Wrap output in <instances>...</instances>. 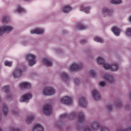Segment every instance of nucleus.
I'll use <instances>...</instances> for the list:
<instances>
[{
    "mask_svg": "<svg viewBox=\"0 0 131 131\" xmlns=\"http://www.w3.org/2000/svg\"><path fill=\"white\" fill-rule=\"evenodd\" d=\"M97 63L99 65H101L102 64L103 67H104V64H107L105 63V59H104V58L101 57H97Z\"/></svg>",
    "mask_w": 131,
    "mask_h": 131,
    "instance_id": "obj_27",
    "label": "nucleus"
},
{
    "mask_svg": "<svg viewBox=\"0 0 131 131\" xmlns=\"http://www.w3.org/2000/svg\"><path fill=\"white\" fill-rule=\"evenodd\" d=\"M103 79H105L106 81L109 82L110 83H113L114 82V78L113 76L110 75L108 74H105L103 76Z\"/></svg>",
    "mask_w": 131,
    "mask_h": 131,
    "instance_id": "obj_13",
    "label": "nucleus"
},
{
    "mask_svg": "<svg viewBox=\"0 0 131 131\" xmlns=\"http://www.w3.org/2000/svg\"><path fill=\"white\" fill-rule=\"evenodd\" d=\"M26 59L28 61H29V65L30 66H33L35 64H36V61H35V59H36V56L32 54H27L26 56Z\"/></svg>",
    "mask_w": 131,
    "mask_h": 131,
    "instance_id": "obj_2",
    "label": "nucleus"
},
{
    "mask_svg": "<svg viewBox=\"0 0 131 131\" xmlns=\"http://www.w3.org/2000/svg\"><path fill=\"white\" fill-rule=\"evenodd\" d=\"M31 99H32V94L30 93H26L21 96L19 101L20 102H26L27 103L29 102V100Z\"/></svg>",
    "mask_w": 131,
    "mask_h": 131,
    "instance_id": "obj_7",
    "label": "nucleus"
},
{
    "mask_svg": "<svg viewBox=\"0 0 131 131\" xmlns=\"http://www.w3.org/2000/svg\"><path fill=\"white\" fill-rule=\"evenodd\" d=\"M12 95L11 94H8L6 97V99H8V100H12Z\"/></svg>",
    "mask_w": 131,
    "mask_h": 131,
    "instance_id": "obj_41",
    "label": "nucleus"
},
{
    "mask_svg": "<svg viewBox=\"0 0 131 131\" xmlns=\"http://www.w3.org/2000/svg\"><path fill=\"white\" fill-rule=\"evenodd\" d=\"M91 127L93 130H98L99 127H100V125L99 124L98 121H94L91 122Z\"/></svg>",
    "mask_w": 131,
    "mask_h": 131,
    "instance_id": "obj_18",
    "label": "nucleus"
},
{
    "mask_svg": "<svg viewBox=\"0 0 131 131\" xmlns=\"http://www.w3.org/2000/svg\"><path fill=\"white\" fill-rule=\"evenodd\" d=\"M55 93H56V90L50 86H46L42 90V94L44 96H53Z\"/></svg>",
    "mask_w": 131,
    "mask_h": 131,
    "instance_id": "obj_1",
    "label": "nucleus"
},
{
    "mask_svg": "<svg viewBox=\"0 0 131 131\" xmlns=\"http://www.w3.org/2000/svg\"><path fill=\"white\" fill-rule=\"evenodd\" d=\"M2 92H4V93H6L8 94L9 93V86H4L2 88Z\"/></svg>",
    "mask_w": 131,
    "mask_h": 131,
    "instance_id": "obj_34",
    "label": "nucleus"
},
{
    "mask_svg": "<svg viewBox=\"0 0 131 131\" xmlns=\"http://www.w3.org/2000/svg\"><path fill=\"white\" fill-rule=\"evenodd\" d=\"M4 34H5V31H4L3 26H0V36H2Z\"/></svg>",
    "mask_w": 131,
    "mask_h": 131,
    "instance_id": "obj_37",
    "label": "nucleus"
},
{
    "mask_svg": "<svg viewBox=\"0 0 131 131\" xmlns=\"http://www.w3.org/2000/svg\"><path fill=\"white\" fill-rule=\"evenodd\" d=\"M43 113L45 115H50L52 114V112H53V109L52 108V106L51 105H49V104H45L43 106Z\"/></svg>",
    "mask_w": 131,
    "mask_h": 131,
    "instance_id": "obj_6",
    "label": "nucleus"
},
{
    "mask_svg": "<svg viewBox=\"0 0 131 131\" xmlns=\"http://www.w3.org/2000/svg\"><path fill=\"white\" fill-rule=\"evenodd\" d=\"M31 87V84L28 82H24L20 84V89H30Z\"/></svg>",
    "mask_w": 131,
    "mask_h": 131,
    "instance_id": "obj_21",
    "label": "nucleus"
},
{
    "mask_svg": "<svg viewBox=\"0 0 131 131\" xmlns=\"http://www.w3.org/2000/svg\"><path fill=\"white\" fill-rule=\"evenodd\" d=\"M0 131H2V129L0 128Z\"/></svg>",
    "mask_w": 131,
    "mask_h": 131,
    "instance_id": "obj_50",
    "label": "nucleus"
},
{
    "mask_svg": "<svg viewBox=\"0 0 131 131\" xmlns=\"http://www.w3.org/2000/svg\"><path fill=\"white\" fill-rule=\"evenodd\" d=\"M126 35L127 36H131V28H129L126 30Z\"/></svg>",
    "mask_w": 131,
    "mask_h": 131,
    "instance_id": "obj_35",
    "label": "nucleus"
},
{
    "mask_svg": "<svg viewBox=\"0 0 131 131\" xmlns=\"http://www.w3.org/2000/svg\"><path fill=\"white\" fill-rule=\"evenodd\" d=\"M112 31L116 36H119L121 32V30L117 26H115L112 28Z\"/></svg>",
    "mask_w": 131,
    "mask_h": 131,
    "instance_id": "obj_16",
    "label": "nucleus"
},
{
    "mask_svg": "<svg viewBox=\"0 0 131 131\" xmlns=\"http://www.w3.org/2000/svg\"><path fill=\"white\" fill-rule=\"evenodd\" d=\"M78 29L79 30H84V29H86V26H84L82 24H79L78 26Z\"/></svg>",
    "mask_w": 131,
    "mask_h": 131,
    "instance_id": "obj_32",
    "label": "nucleus"
},
{
    "mask_svg": "<svg viewBox=\"0 0 131 131\" xmlns=\"http://www.w3.org/2000/svg\"><path fill=\"white\" fill-rule=\"evenodd\" d=\"M92 95L95 101H99V100L101 99V95L98 93V91L95 89L92 91Z\"/></svg>",
    "mask_w": 131,
    "mask_h": 131,
    "instance_id": "obj_10",
    "label": "nucleus"
},
{
    "mask_svg": "<svg viewBox=\"0 0 131 131\" xmlns=\"http://www.w3.org/2000/svg\"><path fill=\"white\" fill-rule=\"evenodd\" d=\"M101 131H110V129L107 127L102 126L101 127Z\"/></svg>",
    "mask_w": 131,
    "mask_h": 131,
    "instance_id": "obj_38",
    "label": "nucleus"
},
{
    "mask_svg": "<svg viewBox=\"0 0 131 131\" xmlns=\"http://www.w3.org/2000/svg\"><path fill=\"white\" fill-rule=\"evenodd\" d=\"M82 68V64H77L76 62H73L72 64L70 67L69 70L72 72L76 71V70H79Z\"/></svg>",
    "mask_w": 131,
    "mask_h": 131,
    "instance_id": "obj_5",
    "label": "nucleus"
},
{
    "mask_svg": "<svg viewBox=\"0 0 131 131\" xmlns=\"http://www.w3.org/2000/svg\"><path fill=\"white\" fill-rule=\"evenodd\" d=\"M81 9L80 11H83L85 14H89L90 13V10H91V7H86L84 5H81L80 6Z\"/></svg>",
    "mask_w": 131,
    "mask_h": 131,
    "instance_id": "obj_24",
    "label": "nucleus"
},
{
    "mask_svg": "<svg viewBox=\"0 0 131 131\" xmlns=\"http://www.w3.org/2000/svg\"><path fill=\"white\" fill-rule=\"evenodd\" d=\"M103 68L106 70L110 69L112 71H117L118 68H119V66L117 63H114L112 65L105 63L103 64Z\"/></svg>",
    "mask_w": 131,
    "mask_h": 131,
    "instance_id": "obj_3",
    "label": "nucleus"
},
{
    "mask_svg": "<svg viewBox=\"0 0 131 131\" xmlns=\"http://www.w3.org/2000/svg\"><path fill=\"white\" fill-rule=\"evenodd\" d=\"M111 4H113L114 5H119L120 4H122V0H111Z\"/></svg>",
    "mask_w": 131,
    "mask_h": 131,
    "instance_id": "obj_29",
    "label": "nucleus"
},
{
    "mask_svg": "<svg viewBox=\"0 0 131 131\" xmlns=\"http://www.w3.org/2000/svg\"><path fill=\"white\" fill-rule=\"evenodd\" d=\"M42 62L47 66H52L53 65V61L48 58H43Z\"/></svg>",
    "mask_w": 131,
    "mask_h": 131,
    "instance_id": "obj_25",
    "label": "nucleus"
},
{
    "mask_svg": "<svg viewBox=\"0 0 131 131\" xmlns=\"http://www.w3.org/2000/svg\"><path fill=\"white\" fill-rule=\"evenodd\" d=\"M45 32V29H35L30 31L31 34H42Z\"/></svg>",
    "mask_w": 131,
    "mask_h": 131,
    "instance_id": "obj_14",
    "label": "nucleus"
},
{
    "mask_svg": "<svg viewBox=\"0 0 131 131\" xmlns=\"http://www.w3.org/2000/svg\"><path fill=\"white\" fill-rule=\"evenodd\" d=\"M2 27L5 33H10L14 29V27L11 25H4Z\"/></svg>",
    "mask_w": 131,
    "mask_h": 131,
    "instance_id": "obj_12",
    "label": "nucleus"
},
{
    "mask_svg": "<svg viewBox=\"0 0 131 131\" xmlns=\"http://www.w3.org/2000/svg\"><path fill=\"white\" fill-rule=\"evenodd\" d=\"M78 120L79 123H82L84 121V114H83V113H79Z\"/></svg>",
    "mask_w": 131,
    "mask_h": 131,
    "instance_id": "obj_23",
    "label": "nucleus"
},
{
    "mask_svg": "<svg viewBox=\"0 0 131 131\" xmlns=\"http://www.w3.org/2000/svg\"><path fill=\"white\" fill-rule=\"evenodd\" d=\"M45 128L40 124H35L33 127L32 131H44Z\"/></svg>",
    "mask_w": 131,
    "mask_h": 131,
    "instance_id": "obj_17",
    "label": "nucleus"
},
{
    "mask_svg": "<svg viewBox=\"0 0 131 131\" xmlns=\"http://www.w3.org/2000/svg\"><path fill=\"white\" fill-rule=\"evenodd\" d=\"M60 103L66 105H71L73 103V100L71 97L64 96L60 99Z\"/></svg>",
    "mask_w": 131,
    "mask_h": 131,
    "instance_id": "obj_4",
    "label": "nucleus"
},
{
    "mask_svg": "<svg viewBox=\"0 0 131 131\" xmlns=\"http://www.w3.org/2000/svg\"><path fill=\"white\" fill-rule=\"evenodd\" d=\"M76 116V114H75V113H72L70 115L63 114L60 116L59 118L60 120H62V119H65V118H70V119H72L73 117H75Z\"/></svg>",
    "mask_w": 131,
    "mask_h": 131,
    "instance_id": "obj_8",
    "label": "nucleus"
},
{
    "mask_svg": "<svg viewBox=\"0 0 131 131\" xmlns=\"http://www.w3.org/2000/svg\"><path fill=\"white\" fill-rule=\"evenodd\" d=\"M28 43L27 42L24 41V42H23L22 45L23 46H27Z\"/></svg>",
    "mask_w": 131,
    "mask_h": 131,
    "instance_id": "obj_45",
    "label": "nucleus"
},
{
    "mask_svg": "<svg viewBox=\"0 0 131 131\" xmlns=\"http://www.w3.org/2000/svg\"><path fill=\"white\" fill-rule=\"evenodd\" d=\"M85 42H86V40H81V43L83 44V43H85Z\"/></svg>",
    "mask_w": 131,
    "mask_h": 131,
    "instance_id": "obj_47",
    "label": "nucleus"
},
{
    "mask_svg": "<svg viewBox=\"0 0 131 131\" xmlns=\"http://www.w3.org/2000/svg\"><path fill=\"white\" fill-rule=\"evenodd\" d=\"M79 105L80 107L83 108H85L87 103L86 101H85V98L81 97L79 99Z\"/></svg>",
    "mask_w": 131,
    "mask_h": 131,
    "instance_id": "obj_15",
    "label": "nucleus"
},
{
    "mask_svg": "<svg viewBox=\"0 0 131 131\" xmlns=\"http://www.w3.org/2000/svg\"><path fill=\"white\" fill-rule=\"evenodd\" d=\"M90 75H92V76H96V72L94 71V70H91L89 72Z\"/></svg>",
    "mask_w": 131,
    "mask_h": 131,
    "instance_id": "obj_39",
    "label": "nucleus"
},
{
    "mask_svg": "<svg viewBox=\"0 0 131 131\" xmlns=\"http://www.w3.org/2000/svg\"><path fill=\"white\" fill-rule=\"evenodd\" d=\"M129 22L131 23V15L130 16V17L129 18Z\"/></svg>",
    "mask_w": 131,
    "mask_h": 131,
    "instance_id": "obj_48",
    "label": "nucleus"
},
{
    "mask_svg": "<svg viewBox=\"0 0 131 131\" xmlns=\"http://www.w3.org/2000/svg\"><path fill=\"white\" fill-rule=\"evenodd\" d=\"M10 16L8 15H5L2 17V23H7L10 21Z\"/></svg>",
    "mask_w": 131,
    "mask_h": 131,
    "instance_id": "obj_26",
    "label": "nucleus"
},
{
    "mask_svg": "<svg viewBox=\"0 0 131 131\" xmlns=\"http://www.w3.org/2000/svg\"><path fill=\"white\" fill-rule=\"evenodd\" d=\"M101 13L104 17L106 16H111V11L107 8H103L101 10Z\"/></svg>",
    "mask_w": 131,
    "mask_h": 131,
    "instance_id": "obj_19",
    "label": "nucleus"
},
{
    "mask_svg": "<svg viewBox=\"0 0 131 131\" xmlns=\"http://www.w3.org/2000/svg\"><path fill=\"white\" fill-rule=\"evenodd\" d=\"M13 13H24V12H26V10L22 7L18 6L15 9L13 10Z\"/></svg>",
    "mask_w": 131,
    "mask_h": 131,
    "instance_id": "obj_22",
    "label": "nucleus"
},
{
    "mask_svg": "<svg viewBox=\"0 0 131 131\" xmlns=\"http://www.w3.org/2000/svg\"><path fill=\"white\" fill-rule=\"evenodd\" d=\"M99 85L100 86H105L106 85V82L105 81H100L99 82Z\"/></svg>",
    "mask_w": 131,
    "mask_h": 131,
    "instance_id": "obj_40",
    "label": "nucleus"
},
{
    "mask_svg": "<svg viewBox=\"0 0 131 131\" xmlns=\"http://www.w3.org/2000/svg\"><path fill=\"white\" fill-rule=\"evenodd\" d=\"M3 112L4 116H7L8 115V106L6 104L3 105Z\"/></svg>",
    "mask_w": 131,
    "mask_h": 131,
    "instance_id": "obj_28",
    "label": "nucleus"
},
{
    "mask_svg": "<svg viewBox=\"0 0 131 131\" xmlns=\"http://www.w3.org/2000/svg\"><path fill=\"white\" fill-rule=\"evenodd\" d=\"M55 52H56V53H57V52H58V50H55Z\"/></svg>",
    "mask_w": 131,
    "mask_h": 131,
    "instance_id": "obj_49",
    "label": "nucleus"
},
{
    "mask_svg": "<svg viewBox=\"0 0 131 131\" xmlns=\"http://www.w3.org/2000/svg\"><path fill=\"white\" fill-rule=\"evenodd\" d=\"M116 105L118 108H121V107H122V103H121V101L120 100H118L116 102Z\"/></svg>",
    "mask_w": 131,
    "mask_h": 131,
    "instance_id": "obj_36",
    "label": "nucleus"
},
{
    "mask_svg": "<svg viewBox=\"0 0 131 131\" xmlns=\"http://www.w3.org/2000/svg\"><path fill=\"white\" fill-rule=\"evenodd\" d=\"M94 40V41H96L97 42H100L101 43L104 42V39L98 37H95Z\"/></svg>",
    "mask_w": 131,
    "mask_h": 131,
    "instance_id": "obj_30",
    "label": "nucleus"
},
{
    "mask_svg": "<svg viewBox=\"0 0 131 131\" xmlns=\"http://www.w3.org/2000/svg\"><path fill=\"white\" fill-rule=\"evenodd\" d=\"M4 64L5 66H8V67H12L13 65V62L6 60L4 61Z\"/></svg>",
    "mask_w": 131,
    "mask_h": 131,
    "instance_id": "obj_33",
    "label": "nucleus"
},
{
    "mask_svg": "<svg viewBox=\"0 0 131 131\" xmlns=\"http://www.w3.org/2000/svg\"><path fill=\"white\" fill-rule=\"evenodd\" d=\"M107 109L108 110V111H111L112 110V105H111V104H108L107 106Z\"/></svg>",
    "mask_w": 131,
    "mask_h": 131,
    "instance_id": "obj_42",
    "label": "nucleus"
},
{
    "mask_svg": "<svg viewBox=\"0 0 131 131\" xmlns=\"http://www.w3.org/2000/svg\"><path fill=\"white\" fill-rule=\"evenodd\" d=\"M34 120V116L30 115L27 118V122L29 123L31 122V121H33Z\"/></svg>",
    "mask_w": 131,
    "mask_h": 131,
    "instance_id": "obj_31",
    "label": "nucleus"
},
{
    "mask_svg": "<svg viewBox=\"0 0 131 131\" xmlns=\"http://www.w3.org/2000/svg\"><path fill=\"white\" fill-rule=\"evenodd\" d=\"M60 78L61 80L66 82V83H68V82H69V77L68 76V74L65 72L61 73Z\"/></svg>",
    "mask_w": 131,
    "mask_h": 131,
    "instance_id": "obj_11",
    "label": "nucleus"
},
{
    "mask_svg": "<svg viewBox=\"0 0 131 131\" xmlns=\"http://www.w3.org/2000/svg\"><path fill=\"white\" fill-rule=\"evenodd\" d=\"M12 75L14 78H20L22 76V70L17 69L12 73Z\"/></svg>",
    "mask_w": 131,
    "mask_h": 131,
    "instance_id": "obj_9",
    "label": "nucleus"
},
{
    "mask_svg": "<svg viewBox=\"0 0 131 131\" xmlns=\"http://www.w3.org/2000/svg\"><path fill=\"white\" fill-rule=\"evenodd\" d=\"M75 82L76 83V84H77V83H78V82H79V80H78V79H75Z\"/></svg>",
    "mask_w": 131,
    "mask_h": 131,
    "instance_id": "obj_46",
    "label": "nucleus"
},
{
    "mask_svg": "<svg viewBox=\"0 0 131 131\" xmlns=\"http://www.w3.org/2000/svg\"><path fill=\"white\" fill-rule=\"evenodd\" d=\"M13 114L14 115H18V112H17L16 111H13Z\"/></svg>",
    "mask_w": 131,
    "mask_h": 131,
    "instance_id": "obj_44",
    "label": "nucleus"
},
{
    "mask_svg": "<svg viewBox=\"0 0 131 131\" xmlns=\"http://www.w3.org/2000/svg\"><path fill=\"white\" fill-rule=\"evenodd\" d=\"M61 10L63 13H69V12L72 11V7L69 5H66L61 8Z\"/></svg>",
    "mask_w": 131,
    "mask_h": 131,
    "instance_id": "obj_20",
    "label": "nucleus"
},
{
    "mask_svg": "<svg viewBox=\"0 0 131 131\" xmlns=\"http://www.w3.org/2000/svg\"><path fill=\"white\" fill-rule=\"evenodd\" d=\"M57 126H59V125H57Z\"/></svg>",
    "mask_w": 131,
    "mask_h": 131,
    "instance_id": "obj_51",
    "label": "nucleus"
},
{
    "mask_svg": "<svg viewBox=\"0 0 131 131\" xmlns=\"http://www.w3.org/2000/svg\"><path fill=\"white\" fill-rule=\"evenodd\" d=\"M83 131H91V129L90 128V127L87 126L84 128Z\"/></svg>",
    "mask_w": 131,
    "mask_h": 131,
    "instance_id": "obj_43",
    "label": "nucleus"
}]
</instances>
